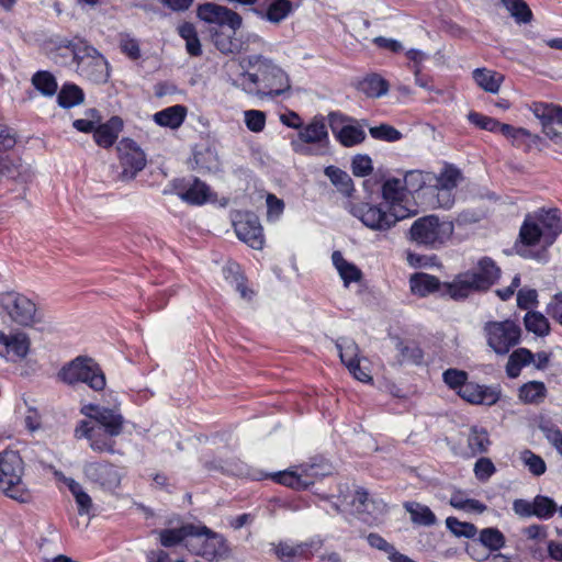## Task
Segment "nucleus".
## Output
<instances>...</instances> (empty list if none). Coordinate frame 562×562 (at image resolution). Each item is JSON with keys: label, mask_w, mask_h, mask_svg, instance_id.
<instances>
[{"label": "nucleus", "mask_w": 562, "mask_h": 562, "mask_svg": "<svg viewBox=\"0 0 562 562\" xmlns=\"http://www.w3.org/2000/svg\"><path fill=\"white\" fill-rule=\"evenodd\" d=\"M501 277V269L490 257L481 258L475 268L459 273L451 282L442 284V293L453 300H464L474 292L487 291ZM411 291L426 296L441 289L438 278L427 273H415L409 279Z\"/></svg>", "instance_id": "f257e3e1"}, {"label": "nucleus", "mask_w": 562, "mask_h": 562, "mask_svg": "<svg viewBox=\"0 0 562 562\" xmlns=\"http://www.w3.org/2000/svg\"><path fill=\"white\" fill-rule=\"evenodd\" d=\"M239 64L244 70L228 81L246 94L260 99L274 98L291 89L286 72L268 57L252 54L243 57Z\"/></svg>", "instance_id": "f03ea898"}, {"label": "nucleus", "mask_w": 562, "mask_h": 562, "mask_svg": "<svg viewBox=\"0 0 562 562\" xmlns=\"http://www.w3.org/2000/svg\"><path fill=\"white\" fill-rule=\"evenodd\" d=\"M381 193L383 200L390 205V211L371 203H359L351 207V214L366 227L375 232H387L397 222L416 214V211H409L401 205L407 193L401 179L390 178L385 180Z\"/></svg>", "instance_id": "7ed1b4c3"}, {"label": "nucleus", "mask_w": 562, "mask_h": 562, "mask_svg": "<svg viewBox=\"0 0 562 562\" xmlns=\"http://www.w3.org/2000/svg\"><path fill=\"white\" fill-rule=\"evenodd\" d=\"M562 233V213L558 209H540L527 214L519 231L524 246H551Z\"/></svg>", "instance_id": "20e7f679"}, {"label": "nucleus", "mask_w": 562, "mask_h": 562, "mask_svg": "<svg viewBox=\"0 0 562 562\" xmlns=\"http://www.w3.org/2000/svg\"><path fill=\"white\" fill-rule=\"evenodd\" d=\"M58 380L67 385L87 384L95 392L103 391L106 379L100 364L87 356H78L61 367L57 373Z\"/></svg>", "instance_id": "39448f33"}, {"label": "nucleus", "mask_w": 562, "mask_h": 562, "mask_svg": "<svg viewBox=\"0 0 562 562\" xmlns=\"http://www.w3.org/2000/svg\"><path fill=\"white\" fill-rule=\"evenodd\" d=\"M23 473V460L16 451L0 453V491L14 501L27 503L32 495L22 481Z\"/></svg>", "instance_id": "423d86ee"}, {"label": "nucleus", "mask_w": 562, "mask_h": 562, "mask_svg": "<svg viewBox=\"0 0 562 562\" xmlns=\"http://www.w3.org/2000/svg\"><path fill=\"white\" fill-rule=\"evenodd\" d=\"M454 225L450 221H441L437 215L417 218L409 228V239L417 245L430 249L442 247L453 235Z\"/></svg>", "instance_id": "0eeeda50"}, {"label": "nucleus", "mask_w": 562, "mask_h": 562, "mask_svg": "<svg viewBox=\"0 0 562 562\" xmlns=\"http://www.w3.org/2000/svg\"><path fill=\"white\" fill-rule=\"evenodd\" d=\"M0 310L11 323L20 327H34L42 322L36 304L14 290L0 292Z\"/></svg>", "instance_id": "6e6552de"}, {"label": "nucleus", "mask_w": 562, "mask_h": 562, "mask_svg": "<svg viewBox=\"0 0 562 562\" xmlns=\"http://www.w3.org/2000/svg\"><path fill=\"white\" fill-rule=\"evenodd\" d=\"M74 60L77 64V72L95 83H104L110 77L108 60L92 46H77L69 43Z\"/></svg>", "instance_id": "1a4fd4ad"}, {"label": "nucleus", "mask_w": 562, "mask_h": 562, "mask_svg": "<svg viewBox=\"0 0 562 562\" xmlns=\"http://www.w3.org/2000/svg\"><path fill=\"white\" fill-rule=\"evenodd\" d=\"M486 345L498 356L507 355L520 342L521 328L512 319L490 321L483 325Z\"/></svg>", "instance_id": "9d476101"}, {"label": "nucleus", "mask_w": 562, "mask_h": 562, "mask_svg": "<svg viewBox=\"0 0 562 562\" xmlns=\"http://www.w3.org/2000/svg\"><path fill=\"white\" fill-rule=\"evenodd\" d=\"M187 550L212 561L222 555L226 548L224 539L220 535L211 531L205 526H194V532L188 539Z\"/></svg>", "instance_id": "9b49d317"}, {"label": "nucleus", "mask_w": 562, "mask_h": 562, "mask_svg": "<svg viewBox=\"0 0 562 562\" xmlns=\"http://www.w3.org/2000/svg\"><path fill=\"white\" fill-rule=\"evenodd\" d=\"M122 171L119 179L123 182L133 180L146 166V156L131 138H123L116 146Z\"/></svg>", "instance_id": "f8f14e48"}, {"label": "nucleus", "mask_w": 562, "mask_h": 562, "mask_svg": "<svg viewBox=\"0 0 562 562\" xmlns=\"http://www.w3.org/2000/svg\"><path fill=\"white\" fill-rule=\"evenodd\" d=\"M329 127L337 140L345 147H353L366 139V132L353 117L339 112L327 115Z\"/></svg>", "instance_id": "ddd939ff"}, {"label": "nucleus", "mask_w": 562, "mask_h": 562, "mask_svg": "<svg viewBox=\"0 0 562 562\" xmlns=\"http://www.w3.org/2000/svg\"><path fill=\"white\" fill-rule=\"evenodd\" d=\"M119 435H110L108 430L98 426L93 420H80L75 428V437L77 439H87L90 448L94 452H115V437Z\"/></svg>", "instance_id": "4468645a"}, {"label": "nucleus", "mask_w": 562, "mask_h": 562, "mask_svg": "<svg viewBox=\"0 0 562 562\" xmlns=\"http://www.w3.org/2000/svg\"><path fill=\"white\" fill-rule=\"evenodd\" d=\"M198 16L213 24L211 29H231L233 33L241 26L243 22L241 16L237 12L215 3L200 5L198 8Z\"/></svg>", "instance_id": "2eb2a0df"}, {"label": "nucleus", "mask_w": 562, "mask_h": 562, "mask_svg": "<svg viewBox=\"0 0 562 562\" xmlns=\"http://www.w3.org/2000/svg\"><path fill=\"white\" fill-rule=\"evenodd\" d=\"M234 229L237 237L254 249H261L265 244L262 226L258 216L251 212L238 215L234 221Z\"/></svg>", "instance_id": "dca6fc26"}, {"label": "nucleus", "mask_w": 562, "mask_h": 562, "mask_svg": "<svg viewBox=\"0 0 562 562\" xmlns=\"http://www.w3.org/2000/svg\"><path fill=\"white\" fill-rule=\"evenodd\" d=\"M351 505L355 507L359 518L366 522L379 520L387 512V505L381 498L370 497L368 491L358 487Z\"/></svg>", "instance_id": "f3484780"}, {"label": "nucleus", "mask_w": 562, "mask_h": 562, "mask_svg": "<svg viewBox=\"0 0 562 562\" xmlns=\"http://www.w3.org/2000/svg\"><path fill=\"white\" fill-rule=\"evenodd\" d=\"M83 473L90 481L109 490L119 487L122 480V474L116 467L106 461L86 463L83 465Z\"/></svg>", "instance_id": "a211bd4d"}, {"label": "nucleus", "mask_w": 562, "mask_h": 562, "mask_svg": "<svg viewBox=\"0 0 562 562\" xmlns=\"http://www.w3.org/2000/svg\"><path fill=\"white\" fill-rule=\"evenodd\" d=\"M458 394L471 404L492 406L501 398V389L499 386L467 382L465 385H462L458 391Z\"/></svg>", "instance_id": "6ab92c4d"}, {"label": "nucleus", "mask_w": 562, "mask_h": 562, "mask_svg": "<svg viewBox=\"0 0 562 562\" xmlns=\"http://www.w3.org/2000/svg\"><path fill=\"white\" fill-rule=\"evenodd\" d=\"M325 475L324 472L319 473L315 464L302 467V473L294 471H282L272 475V479L284 486L294 490H306L314 484V476Z\"/></svg>", "instance_id": "aec40b11"}, {"label": "nucleus", "mask_w": 562, "mask_h": 562, "mask_svg": "<svg viewBox=\"0 0 562 562\" xmlns=\"http://www.w3.org/2000/svg\"><path fill=\"white\" fill-rule=\"evenodd\" d=\"M0 345L7 348L9 353H12L19 360L26 358L31 348V339L24 331H16L14 334H5L0 330Z\"/></svg>", "instance_id": "412c9836"}, {"label": "nucleus", "mask_w": 562, "mask_h": 562, "mask_svg": "<svg viewBox=\"0 0 562 562\" xmlns=\"http://www.w3.org/2000/svg\"><path fill=\"white\" fill-rule=\"evenodd\" d=\"M299 133V137L303 143L306 144H321L327 145L329 143V136L325 117L322 115L314 116V119Z\"/></svg>", "instance_id": "4be33fe9"}, {"label": "nucleus", "mask_w": 562, "mask_h": 562, "mask_svg": "<svg viewBox=\"0 0 562 562\" xmlns=\"http://www.w3.org/2000/svg\"><path fill=\"white\" fill-rule=\"evenodd\" d=\"M158 536L159 543L167 549L183 544L188 546L189 536L194 532V525L187 524L179 528H167L154 531Z\"/></svg>", "instance_id": "5701e85b"}, {"label": "nucleus", "mask_w": 562, "mask_h": 562, "mask_svg": "<svg viewBox=\"0 0 562 562\" xmlns=\"http://www.w3.org/2000/svg\"><path fill=\"white\" fill-rule=\"evenodd\" d=\"M212 42L215 47L223 54H237L244 49V44L235 38L236 32L231 29H210Z\"/></svg>", "instance_id": "b1692460"}, {"label": "nucleus", "mask_w": 562, "mask_h": 562, "mask_svg": "<svg viewBox=\"0 0 562 562\" xmlns=\"http://www.w3.org/2000/svg\"><path fill=\"white\" fill-rule=\"evenodd\" d=\"M122 128V119L119 116H112L106 123L100 124L95 127L93 133L94 140L99 146L108 148L115 143Z\"/></svg>", "instance_id": "393cba45"}, {"label": "nucleus", "mask_w": 562, "mask_h": 562, "mask_svg": "<svg viewBox=\"0 0 562 562\" xmlns=\"http://www.w3.org/2000/svg\"><path fill=\"white\" fill-rule=\"evenodd\" d=\"M293 11L290 0H271L266 11L255 9L254 12L272 24L284 21Z\"/></svg>", "instance_id": "a878e982"}, {"label": "nucleus", "mask_w": 562, "mask_h": 562, "mask_svg": "<svg viewBox=\"0 0 562 562\" xmlns=\"http://www.w3.org/2000/svg\"><path fill=\"white\" fill-rule=\"evenodd\" d=\"M98 426L108 430L110 435H121L124 428V417L112 408L102 407V409L92 419Z\"/></svg>", "instance_id": "bb28decb"}, {"label": "nucleus", "mask_w": 562, "mask_h": 562, "mask_svg": "<svg viewBox=\"0 0 562 562\" xmlns=\"http://www.w3.org/2000/svg\"><path fill=\"white\" fill-rule=\"evenodd\" d=\"M187 116V108L181 104L166 108L154 115V121L164 127L176 130L182 125Z\"/></svg>", "instance_id": "cd10ccee"}, {"label": "nucleus", "mask_w": 562, "mask_h": 562, "mask_svg": "<svg viewBox=\"0 0 562 562\" xmlns=\"http://www.w3.org/2000/svg\"><path fill=\"white\" fill-rule=\"evenodd\" d=\"M27 179V168L21 164L20 159L5 157L0 160V184L4 180L26 182Z\"/></svg>", "instance_id": "c85d7f7f"}, {"label": "nucleus", "mask_w": 562, "mask_h": 562, "mask_svg": "<svg viewBox=\"0 0 562 562\" xmlns=\"http://www.w3.org/2000/svg\"><path fill=\"white\" fill-rule=\"evenodd\" d=\"M531 111L542 126L558 124L562 126V106L553 103L533 102Z\"/></svg>", "instance_id": "c756f323"}, {"label": "nucleus", "mask_w": 562, "mask_h": 562, "mask_svg": "<svg viewBox=\"0 0 562 562\" xmlns=\"http://www.w3.org/2000/svg\"><path fill=\"white\" fill-rule=\"evenodd\" d=\"M331 260L345 286H348L351 282H358L362 278L361 270L356 265L347 261L339 250L333 252Z\"/></svg>", "instance_id": "7c9ffc66"}, {"label": "nucleus", "mask_w": 562, "mask_h": 562, "mask_svg": "<svg viewBox=\"0 0 562 562\" xmlns=\"http://www.w3.org/2000/svg\"><path fill=\"white\" fill-rule=\"evenodd\" d=\"M547 387L543 382L529 381L518 389V398L524 404L539 405L547 397Z\"/></svg>", "instance_id": "2f4dec72"}, {"label": "nucleus", "mask_w": 562, "mask_h": 562, "mask_svg": "<svg viewBox=\"0 0 562 562\" xmlns=\"http://www.w3.org/2000/svg\"><path fill=\"white\" fill-rule=\"evenodd\" d=\"M473 78L483 90L490 93H497L504 80L502 74L485 68L475 69Z\"/></svg>", "instance_id": "473e14b6"}, {"label": "nucleus", "mask_w": 562, "mask_h": 562, "mask_svg": "<svg viewBox=\"0 0 562 562\" xmlns=\"http://www.w3.org/2000/svg\"><path fill=\"white\" fill-rule=\"evenodd\" d=\"M210 192V187L205 182L194 178L189 188L179 193V196L189 204L201 205L207 201Z\"/></svg>", "instance_id": "72a5a7b5"}, {"label": "nucleus", "mask_w": 562, "mask_h": 562, "mask_svg": "<svg viewBox=\"0 0 562 562\" xmlns=\"http://www.w3.org/2000/svg\"><path fill=\"white\" fill-rule=\"evenodd\" d=\"M424 195H428L427 206L430 209H450L454 204L453 190L428 186Z\"/></svg>", "instance_id": "f704fd0d"}, {"label": "nucleus", "mask_w": 562, "mask_h": 562, "mask_svg": "<svg viewBox=\"0 0 562 562\" xmlns=\"http://www.w3.org/2000/svg\"><path fill=\"white\" fill-rule=\"evenodd\" d=\"M432 180H435L432 187L454 190L462 180V173L457 167L446 165L438 176L432 175Z\"/></svg>", "instance_id": "c9c22d12"}, {"label": "nucleus", "mask_w": 562, "mask_h": 562, "mask_svg": "<svg viewBox=\"0 0 562 562\" xmlns=\"http://www.w3.org/2000/svg\"><path fill=\"white\" fill-rule=\"evenodd\" d=\"M83 98L85 94L81 88L75 83H66L57 95V103L64 109H69L82 103Z\"/></svg>", "instance_id": "e433bc0d"}, {"label": "nucleus", "mask_w": 562, "mask_h": 562, "mask_svg": "<svg viewBox=\"0 0 562 562\" xmlns=\"http://www.w3.org/2000/svg\"><path fill=\"white\" fill-rule=\"evenodd\" d=\"M367 541L371 548L385 552L391 562H405L407 555L398 552L393 544L387 542L379 533H369L367 536Z\"/></svg>", "instance_id": "4c0bfd02"}, {"label": "nucleus", "mask_w": 562, "mask_h": 562, "mask_svg": "<svg viewBox=\"0 0 562 562\" xmlns=\"http://www.w3.org/2000/svg\"><path fill=\"white\" fill-rule=\"evenodd\" d=\"M431 181L432 173L422 170H409L405 173L403 183L406 192L413 193L422 190L425 192L427 188L426 184L431 183Z\"/></svg>", "instance_id": "58836bf2"}, {"label": "nucleus", "mask_w": 562, "mask_h": 562, "mask_svg": "<svg viewBox=\"0 0 562 562\" xmlns=\"http://www.w3.org/2000/svg\"><path fill=\"white\" fill-rule=\"evenodd\" d=\"M179 35L186 41V48L189 55L198 57L202 55V47L192 23H183L178 27Z\"/></svg>", "instance_id": "ea45409f"}, {"label": "nucleus", "mask_w": 562, "mask_h": 562, "mask_svg": "<svg viewBox=\"0 0 562 562\" xmlns=\"http://www.w3.org/2000/svg\"><path fill=\"white\" fill-rule=\"evenodd\" d=\"M336 347L339 351L340 360L347 368L352 367L353 370L358 369V356L359 348L357 344L351 339H341L336 342Z\"/></svg>", "instance_id": "a19ab883"}, {"label": "nucleus", "mask_w": 562, "mask_h": 562, "mask_svg": "<svg viewBox=\"0 0 562 562\" xmlns=\"http://www.w3.org/2000/svg\"><path fill=\"white\" fill-rule=\"evenodd\" d=\"M524 324L528 331L540 337L547 336L550 331L549 322L540 312H527L524 317Z\"/></svg>", "instance_id": "79ce46f5"}, {"label": "nucleus", "mask_w": 562, "mask_h": 562, "mask_svg": "<svg viewBox=\"0 0 562 562\" xmlns=\"http://www.w3.org/2000/svg\"><path fill=\"white\" fill-rule=\"evenodd\" d=\"M406 510L411 514L412 520L422 526H434L437 521L435 514L428 506L419 503H406Z\"/></svg>", "instance_id": "37998d69"}, {"label": "nucleus", "mask_w": 562, "mask_h": 562, "mask_svg": "<svg viewBox=\"0 0 562 562\" xmlns=\"http://www.w3.org/2000/svg\"><path fill=\"white\" fill-rule=\"evenodd\" d=\"M360 90L369 98H380L387 92L389 85L382 77L372 75L360 82Z\"/></svg>", "instance_id": "c03bdc74"}, {"label": "nucleus", "mask_w": 562, "mask_h": 562, "mask_svg": "<svg viewBox=\"0 0 562 562\" xmlns=\"http://www.w3.org/2000/svg\"><path fill=\"white\" fill-rule=\"evenodd\" d=\"M396 349L400 351L401 358L398 359V362L401 364H403V363L420 364L423 362L424 353L418 345H416L414 342L404 344L403 340L397 339Z\"/></svg>", "instance_id": "a18cd8bd"}, {"label": "nucleus", "mask_w": 562, "mask_h": 562, "mask_svg": "<svg viewBox=\"0 0 562 562\" xmlns=\"http://www.w3.org/2000/svg\"><path fill=\"white\" fill-rule=\"evenodd\" d=\"M517 23H529L532 12L524 0H501Z\"/></svg>", "instance_id": "49530a36"}, {"label": "nucleus", "mask_w": 562, "mask_h": 562, "mask_svg": "<svg viewBox=\"0 0 562 562\" xmlns=\"http://www.w3.org/2000/svg\"><path fill=\"white\" fill-rule=\"evenodd\" d=\"M479 541L491 551H498L505 546V536L497 528L488 527L480 531Z\"/></svg>", "instance_id": "de8ad7c7"}, {"label": "nucleus", "mask_w": 562, "mask_h": 562, "mask_svg": "<svg viewBox=\"0 0 562 562\" xmlns=\"http://www.w3.org/2000/svg\"><path fill=\"white\" fill-rule=\"evenodd\" d=\"M193 162V168L200 172H215L220 169L217 157L211 149L195 153Z\"/></svg>", "instance_id": "09e8293b"}, {"label": "nucleus", "mask_w": 562, "mask_h": 562, "mask_svg": "<svg viewBox=\"0 0 562 562\" xmlns=\"http://www.w3.org/2000/svg\"><path fill=\"white\" fill-rule=\"evenodd\" d=\"M537 427L552 447L562 438V430L548 416L540 415L537 419Z\"/></svg>", "instance_id": "8fccbe9b"}, {"label": "nucleus", "mask_w": 562, "mask_h": 562, "mask_svg": "<svg viewBox=\"0 0 562 562\" xmlns=\"http://www.w3.org/2000/svg\"><path fill=\"white\" fill-rule=\"evenodd\" d=\"M33 86L44 95L52 97L57 91V81L48 71H37L32 77Z\"/></svg>", "instance_id": "3c124183"}, {"label": "nucleus", "mask_w": 562, "mask_h": 562, "mask_svg": "<svg viewBox=\"0 0 562 562\" xmlns=\"http://www.w3.org/2000/svg\"><path fill=\"white\" fill-rule=\"evenodd\" d=\"M324 173L341 192L349 193L352 190V180L350 176L340 168L328 166L325 168Z\"/></svg>", "instance_id": "603ef678"}, {"label": "nucleus", "mask_w": 562, "mask_h": 562, "mask_svg": "<svg viewBox=\"0 0 562 562\" xmlns=\"http://www.w3.org/2000/svg\"><path fill=\"white\" fill-rule=\"evenodd\" d=\"M468 445L473 454L486 452L490 446L487 431L483 428L472 427Z\"/></svg>", "instance_id": "864d4df0"}, {"label": "nucleus", "mask_w": 562, "mask_h": 562, "mask_svg": "<svg viewBox=\"0 0 562 562\" xmlns=\"http://www.w3.org/2000/svg\"><path fill=\"white\" fill-rule=\"evenodd\" d=\"M533 516L544 520L551 518L554 513L559 510L555 502L552 498L543 495H537L533 498Z\"/></svg>", "instance_id": "5fc2aeb1"}, {"label": "nucleus", "mask_w": 562, "mask_h": 562, "mask_svg": "<svg viewBox=\"0 0 562 562\" xmlns=\"http://www.w3.org/2000/svg\"><path fill=\"white\" fill-rule=\"evenodd\" d=\"M446 526L457 537L472 539L477 533V528L473 524L460 521L456 517H448L446 519Z\"/></svg>", "instance_id": "6e6d98bb"}, {"label": "nucleus", "mask_w": 562, "mask_h": 562, "mask_svg": "<svg viewBox=\"0 0 562 562\" xmlns=\"http://www.w3.org/2000/svg\"><path fill=\"white\" fill-rule=\"evenodd\" d=\"M305 550L306 546L303 543L294 546L288 542H279L274 548L276 554L282 562H290L294 558L303 555Z\"/></svg>", "instance_id": "4d7b16f0"}, {"label": "nucleus", "mask_w": 562, "mask_h": 562, "mask_svg": "<svg viewBox=\"0 0 562 562\" xmlns=\"http://www.w3.org/2000/svg\"><path fill=\"white\" fill-rule=\"evenodd\" d=\"M369 133L374 139L385 142H397L403 137L398 130L389 124H381L379 126L370 127Z\"/></svg>", "instance_id": "13d9d810"}, {"label": "nucleus", "mask_w": 562, "mask_h": 562, "mask_svg": "<svg viewBox=\"0 0 562 562\" xmlns=\"http://www.w3.org/2000/svg\"><path fill=\"white\" fill-rule=\"evenodd\" d=\"M521 459L528 470L536 476L542 475L547 470L544 460L530 450H525L521 453Z\"/></svg>", "instance_id": "bf43d9fd"}, {"label": "nucleus", "mask_w": 562, "mask_h": 562, "mask_svg": "<svg viewBox=\"0 0 562 562\" xmlns=\"http://www.w3.org/2000/svg\"><path fill=\"white\" fill-rule=\"evenodd\" d=\"M245 124L254 133L262 132L266 126V114L259 110L245 111Z\"/></svg>", "instance_id": "052dcab7"}, {"label": "nucleus", "mask_w": 562, "mask_h": 562, "mask_svg": "<svg viewBox=\"0 0 562 562\" xmlns=\"http://www.w3.org/2000/svg\"><path fill=\"white\" fill-rule=\"evenodd\" d=\"M468 120L473 125L477 126L481 130H485L488 132H497V126H499V122L491 116H486L479 112H470L468 114Z\"/></svg>", "instance_id": "680f3d73"}, {"label": "nucleus", "mask_w": 562, "mask_h": 562, "mask_svg": "<svg viewBox=\"0 0 562 562\" xmlns=\"http://www.w3.org/2000/svg\"><path fill=\"white\" fill-rule=\"evenodd\" d=\"M442 379L450 389L460 390L467 383L468 373L463 370L448 369L443 372Z\"/></svg>", "instance_id": "e2e57ef3"}, {"label": "nucleus", "mask_w": 562, "mask_h": 562, "mask_svg": "<svg viewBox=\"0 0 562 562\" xmlns=\"http://www.w3.org/2000/svg\"><path fill=\"white\" fill-rule=\"evenodd\" d=\"M351 168L356 177H366L373 169L372 160L368 155H357L352 159Z\"/></svg>", "instance_id": "0e129e2a"}, {"label": "nucleus", "mask_w": 562, "mask_h": 562, "mask_svg": "<svg viewBox=\"0 0 562 562\" xmlns=\"http://www.w3.org/2000/svg\"><path fill=\"white\" fill-rule=\"evenodd\" d=\"M120 48L133 60H136L140 57V48L138 42L128 35H121Z\"/></svg>", "instance_id": "69168bd1"}, {"label": "nucleus", "mask_w": 562, "mask_h": 562, "mask_svg": "<svg viewBox=\"0 0 562 562\" xmlns=\"http://www.w3.org/2000/svg\"><path fill=\"white\" fill-rule=\"evenodd\" d=\"M537 297L538 293L535 289H521L517 293V306L520 310H529L538 303Z\"/></svg>", "instance_id": "338daca9"}, {"label": "nucleus", "mask_w": 562, "mask_h": 562, "mask_svg": "<svg viewBox=\"0 0 562 562\" xmlns=\"http://www.w3.org/2000/svg\"><path fill=\"white\" fill-rule=\"evenodd\" d=\"M493 462L487 458H481L475 462L474 473L480 481L488 480L495 472Z\"/></svg>", "instance_id": "774afa93"}]
</instances>
